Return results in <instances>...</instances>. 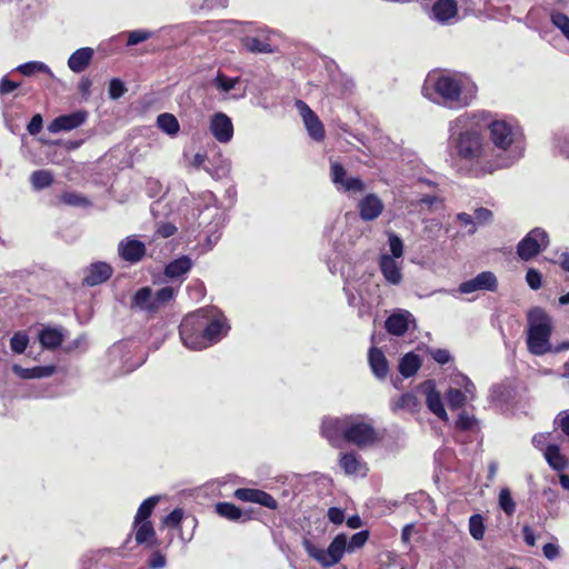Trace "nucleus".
Wrapping results in <instances>:
<instances>
[{"mask_svg": "<svg viewBox=\"0 0 569 569\" xmlns=\"http://www.w3.org/2000/svg\"><path fill=\"white\" fill-rule=\"evenodd\" d=\"M490 139L500 150H508L513 143L512 128L503 120H495L488 124Z\"/></svg>", "mask_w": 569, "mask_h": 569, "instance_id": "nucleus-15", "label": "nucleus"}, {"mask_svg": "<svg viewBox=\"0 0 569 569\" xmlns=\"http://www.w3.org/2000/svg\"><path fill=\"white\" fill-rule=\"evenodd\" d=\"M498 288V280L493 272L482 271L475 278L463 281L459 286L461 293H471L478 290L496 291Z\"/></svg>", "mask_w": 569, "mask_h": 569, "instance_id": "nucleus-16", "label": "nucleus"}, {"mask_svg": "<svg viewBox=\"0 0 569 569\" xmlns=\"http://www.w3.org/2000/svg\"><path fill=\"white\" fill-rule=\"evenodd\" d=\"M296 107L303 119L309 136L315 141H322L326 137V130L316 112L302 100H297Z\"/></svg>", "mask_w": 569, "mask_h": 569, "instance_id": "nucleus-11", "label": "nucleus"}, {"mask_svg": "<svg viewBox=\"0 0 569 569\" xmlns=\"http://www.w3.org/2000/svg\"><path fill=\"white\" fill-rule=\"evenodd\" d=\"M193 266L189 256H181L170 261L163 270V274L169 279H178L179 277L188 273Z\"/></svg>", "mask_w": 569, "mask_h": 569, "instance_id": "nucleus-29", "label": "nucleus"}, {"mask_svg": "<svg viewBox=\"0 0 569 569\" xmlns=\"http://www.w3.org/2000/svg\"><path fill=\"white\" fill-rule=\"evenodd\" d=\"M410 317L411 313L409 311H400L390 315L385 323L386 330L392 336H403L409 329Z\"/></svg>", "mask_w": 569, "mask_h": 569, "instance_id": "nucleus-24", "label": "nucleus"}, {"mask_svg": "<svg viewBox=\"0 0 569 569\" xmlns=\"http://www.w3.org/2000/svg\"><path fill=\"white\" fill-rule=\"evenodd\" d=\"M542 551L546 558L552 560L559 556V548L555 543H546L542 547Z\"/></svg>", "mask_w": 569, "mask_h": 569, "instance_id": "nucleus-61", "label": "nucleus"}, {"mask_svg": "<svg viewBox=\"0 0 569 569\" xmlns=\"http://www.w3.org/2000/svg\"><path fill=\"white\" fill-rule=\"evenodd\" d=\"M29 343V338L26 332H16L12 338L10 339V347L13 352L16 353H22L27 349V346Z\"/></svg>", "mask_w": 569, "mask_h": 569, "instance_id": "nucleus-44", "label": "nucleus"}, {"mask_svg": "<svg viewBox=\"0 0 569 569\" xmlns=\"http://www.w3.org/2000/svg\"><path fill=\"white\" fill-rule=\"evenodd\" d=\"M368 361L372 373L378 379H385L389 373L388 360L380 348L371 347L368 353Z\"/></svg>", "mask_w": 569, "mask_h": 569, "instance_id": "nucleus-25", "label": "nucleus"}, {"mask_svg": "<svg viewBox=\"0 0 569 569\" xmlns=\"http://www.w3.org/2000/svg\"><path fill=\"white\" fill-rule=\"evenodd\" d=\"M555 423H557L558 427L561 429V431L569 437V412L568 411H561L557 416Z\"/></svg>", "mask_w": 569, "mask_h": 569, "instance_id": "nucleus-57", "label": "nucleus"}, {"mask_svg": "<svg viewBox=\"0 0 569 569\" xmlns=\"http://www.w3.org/2000/svg\"><path fill=\"white\" fill-rule=\"evenodd\" d=\"M458 221L463 226H471L472 228L469 230V233L476 232V223L473 221L472 216L466 212H460L457 214Z\"/></svg>", "mask_w": 569, "mask_h": 569, "instance_id": "nucleus-60", "label": "nucleus"}, {"mask_svg": "<svg viewBox=\"0 0 569 569\" xmlns=\"http://www.w3.org/2000/svg\"><path fill=\"white\" fill-rule=\"evenodd\" d=\"M328 519L335 525H341L345 520V511L338 507H330L327 512Z\"/></svg>", "mask_w": 569, "mask_h": 569, "instance_id": "nucleus-56", "label": "nucleus"}, {"mask_svg": "<svg viewBox=\"0 0 569 569\" xmlns=\"http://www.w3.org/2000/svg\"><path fill=\"white\" fill-rule=\"evenodd\" d=\"M42 126H43L42 116L40 113H36L32 116L30 122L28 123L27 129L31 136H36L42 130Z\"/></svg>", "mask_w": 569, "mask_h": 569, "instance_id": "nucleus-54", "label": "nucleus"}, {"mask_svg": "<svg viewBox=\"0 0 569 569\" xmlns=\"http://www.w3.org/2000/svg\"><path fill=\"white\" fill-rule=\"evenodd\" d=\"M166 565V558L160 552H153L149 559V566L152 569H161Z\"/></svg>", "mask_w": 569, "mask_h": 569, "instance_id": "nucleus-59", "label": "nucleus"}, {"mask_svg": "<svg viewBox=\"0 0 569 569\" xmlns=\"http://www.w3.org/2000/svg\"><path fill=\"white\" fill-rule=\"evenodd\" d=\"M493 213L491 210L485 207L477 208L475 210V219L478 224H486L492 220Z\"/></svg>", "mask_w": 569, "mask_h": 569, "instance_id": "nucleus-53", "label": "nucleus"}, {"mask_svg": "<svg viewBox=\"0 0 569 569\" xmlns=\"http://www.w3.org/2000/svg\"><path fill=\"white\" fill-rule=\"evenodd\" d=\"M499 507L507 516H512L516 512V502L512 498L509 488H502L499 492Z\"/></svg>", "mask_w": 569, "mask_h": 569, "instance_id": "nucleus-41", "label": "nucleus"}, {"mask_svg": "<svg viewBox=\"0 0 569 569\" xmlns=\"http://www.w3.org/2000/svg\"><path fill=\"white\" fill-rule=\"evenodd\" d=\"M545 458L549 466L556 471H562L567 467V459L560 452L557 445H549L545 451Z\"/></svg>", "mask_w": 569, "mask_h": 569, "instance_id": "nucleus-35", "label": "nucleus"}, {"mask_svg": "<svg viewBox=\"0 0 569 569\" xmlns=\"http://www.w3.org/2000/svg\"><path fill=\"white\" fill-rule=\"evenodd\" d=\"M447 401L451 410H457L465 406L466 393L457 388H449L447 391Z\"/></svg>", "mask_w": 569, "mask_h": 569, "instance_id": "nucleus-42", "label": "nucleus"}, {"mask_svg": "<svg viewBox=\"0 0 569 569\" xmlns=\"http://www.w3.org/2000/svg\"><path fill=\"white\" fill-rule=\"evenodd\" d=\"M379 267L385 279L391 284H399L402 280V273L397 261L388 256L382 254L379 260Z\"/></svg>", "mask_w": 569, "mask_h": 569, "instance_id": "nucleus-27", "label": "nucleus"}, {"mask_svg": "<svg viewBox=\"0 0 569 569\" xmlns=\"http://www.w3.org/2000/svg\"><path fill=\"white\" fill-rule=\"evenodd\" d=\"M551 22L569 40V17L566 13L555 11L551 13Z\"/></svg>", "mask_w": 569, "mask_h": 569, "instance_id": "nucleus-43", "label": "nucleus"}, {"mask_svg": "<svg viewBox=\"0 0 569 569\" xmlns=\"http://www.w3.org/2000/svg\"><path fill=\"white\" fill-rule=\"evenodd\" d=\"M92 81L89 78H82L79 82V91L82 96L87 97L90 94Z\"/></svg>", "mask_w": 569, "mask_h": 569, "instance_id": "nucleus-64", "label": "nucleus"}, {"mask_svg": "<svg viewBox=\"0 0 569 569\" xmlns=\"http://www.w3.org/2000/svg\"><path fill=\"white\" fill-rule=\"evenodd\" d=\"M330 178L333 184L340 186L346 192H362L366 189L365 182L360 178H347L345 167L338 161H330Z\"/></svg>", "mask_w": 569, "mask_h": 569, "instance_id": "nucleus-10", "label": "nucleus"}, {"mask_svg": "<svg viewBox=\"0 0 569 569\" xmlns=\"http://www.w3.org/2000/svg\"><path fill=\"white\" fill-rule=\"evenodd\" d=\"M486 527L483 517L480 513H475L469 518V532L476 540L483 539Z\"/></svg>", "mask_w": 569, "mask_h": 569, "instance_id": "nucleus-40", "label": "nucleus"}, {"mask_svg": "<svg viewBox=\"0 0 569 569\" xmlns=\"http://www.w3.org/2000/svg\"><path fill=\"white\" fill-rule=\"evenodd\" d=\"M389 247L393 259L400 258L403 254V242L397 234L391 233L389 236Z\"/></svg>", "mask_w": 569, "mask_h": 569, "instance_id": "nucleus-50", "label": "nucleus"}, {"mask_svg": "<svg viewBox=\"0 0 569 569\" xmlns=\"http://www.w3.org/2000/svg\"><path fill=\"white\" fill-rule=\"evenodd\" d=\"M177 232V227L170 222H166L159 226L157 234L162 238H169Z\"/></svg>", "mask_w": 569, "mask_h": 569, "instance_id": "nucleus-58", "label": "nucleus"}, {"mask_svg": "<svg viewBox=\"0 0 569 569\" xmlns=\"http://www.w3.org/2000/svg\"><path fill=\"white\" fill-rule=\"evenodd\" d=\"M132 532L137 545H144L146 547L157 546L156 530L151 521H141L132 523Z\"/></svg>", "mask_w": 569, "mask_h": 569, "instance_id": "nucleus-23", "label": "nucleus"}, {"mask_svg": "<svg viewBox=\"0 0 569 569\" xmlns=\"http://www.w3.org/2000/svg\"><path fill=\"white\" fill-rule=\"evenodd\" d=\"M209 129L214 139L221 143L229 142L233 137L232 121L223 112H217L211 117Z\"/></svg>", "mask_w": 569, "mask_h": 569, "instance_id": "nucleus-17", "label": "nucleus"}, {"mask_svg": "<svg viewBox=\"0 0 569 569\" xmlns=\"http://www.w3.org/2000/svg\"><path fill=\"white\" fill-rule=\"evenodd\" d=\"M157 126L169 136H176L180 129L177 118L168 112L158 116Z\"/></svg>", "mask_w": 569, "mask_h": 569, "instance_id": "nucleus-36", "label": "nucleus"}, {"mask_svg": "<svg viewBox=\"0 0 569 569\" xmlns=\"http://www.w3.org/2000/svg\"><path fill=\"white\" fill-rule=\"evenodd\" d=\"M433 89L446 102L457 103L459 107H467L471 102V98L462 97L463 84L458 78L440 76L435 81Z\"/></svg>", "mask_w": 569, "mask_h": 569, "instance_id": "nucleus-8", "label": "nucleus"}, {"mask_svg": "<svg viewBox=\"0 0 569 569\" xmlns=\"http://www.w3.org/2000/svg\"><path fill=\"white\" fill-rule=\"evenodd\" d=\"M30 180L34 189L41 190L52 184L53 176L48 170H36L32 172Z\"/></svg>", "mask_w": 569, "mask_h": 569, "instance_id": "nucleus-39", "label": "nucleus"}, {"mask_svg": "<svg viewBox=\"0 0 569 569\" xmlns=\"http://www.w3.org/2000/svg\"><path fill=\"white\" fill-rule=\"evenodd\" d=\"M214 508L216 512L220 517L230 521L247 522L253 518L252 510H241L239 507L231 502H218L216 503Z\"/></svg>", "mask_w": 569, "mask_h": 569, "instance_id": "nucleus-21", "label": "nucleus"}, {"mask_svg": "<svg viewBox=\"0 0 569 569\" xmlns=\"http://www.w3.org/2000/svg\"><path fill=\"white\" fill-rule=\"evenodd\" d=\"M359 214L363 221H372L377 219L383 211V203L375 193L367 194L359 204Z\"/></svg>", "mask_w": 569, "mask_h": 569, "instance_id": "nucleus-20", "label": "nucleus"}, {"mask_svg": "<svg viewBox=\"0 0 569 569\" xmlns=\"http://www.w3.org/2000/svg\"><path fill=\"white\" fill-rule=\"evenodd\" d=\"M151 33L144 30H134L129 33L127 44L136 46L140 42H143L150 38Z\"/></svg>", "mask_w": 569, "mask_h": 569, "instance_id": "nucleus-52", "label": "nucleus"}, {"mask_svg": "<svg viewBox=\"0 0 569 569\" xmlns=\"http://www.w3.org/2000/svg\"><path fill=\"white\" fill-rule=\"evenodd\" d=\"M426 395L427 408L442 421H448V415L441 398L440 392L436 389L432 380H427L422 385Z\"/></svg>", "mask_w": 569, "mask_h": 569, "instance_id": "nucleus-19", "label": "nucleus"}, {"mask_svg": "<svg viewBox=\"0 0 569 569\" xmlns=\"http://www.w3.org/2000/svg\"><path fill=\"white\" fill-rule=\"evenodd\" d=\"M541 273L536 269H529L526 274V281L532 290H538L541 287Z\"/></svg>", "mask_w": 569, "mask_h": 569, "instance_id": "nucleus-51", "label": "nucleus"}, {"mask_svg": "<svg viewBox=\"0 0 569 569\" xmlns=\"http://www.w3.org/2000/svg\"><path fill=\"white\" fill-rule=\"evenodd\" d=\"M380 440L381 436L370 420L360 415H348L345 442L363 449L372 447Z\"/></svg>", "mask_w": 569, "mask_h": 569, "instance_id": "nucleus-6", "label": "nucleus"}, {"mask_svg": "<svg viewBox=\"0 0 569 569\" xmlns=\"http://www.w3.org/2000/svg\"><path fill=\"white\" fill-rule=\"evenodd\" d=\"M430 355L439 365H446L451 360L450 352L447 349H433L430 351Z\"/></svg>", "mask_w": 569, "mask_h": 569, "instance_id": "nucleus-55", "label": "nucleus"}, {"mask_svg": "<svg viewBox=\"0 0 569 569\" xmlns=\"http://www.w3.org/2000/svg\"><path fill=\"white\" fill-rule=\"evenodd\" d=\"M348 427V415L342 417H326L320 425V435L328 440L332 447H339L346 438Z\"/></svg>", "mask_w": 569, "mask_h": 569, "instance_id": "nucleus-9", "label": "nucleus"}, {"mask_svg": "<svg viewBox=\"0 0 569 569\" xmlns=\"http://www.w3.org/2000/svg\"><path fill=\"white\" fill-rule=\"evenodd\" d=\"M233 497L244 502L261 505L271 510L278 508V501L269 492L261 489L238 488L234 490Z\"/></svg>", "mask_w": 569, "mask_h": 569, "instance_id": "nucleus-14", "label": "nucleus"}, {"mask_svg": "<svg viewBox=\"0 0 569 569\" xmlns=\"http://www.w3.org/2000/svg\"><path fill=\"white\" fill-rule=\"evenodd\" d=\"M12 371L21 379H40L52 376L57 368L53 365L36 366L32 368H23L20 365H13Z\"/></svg>", "mask_w": 569, "mask_h": 569, "instance_id": "nucleus-26", "label": "nucleus"}, {"mask_svg": "<svg viewBox=\"0 0 569 569\" xmlns=\"http://www.w3.org/2000/svg\"><path fill=\"white\" fill-rule=\"evenodd\" d=\"M126 92H127V88H126L123 81H121L118 78H112L110 80L108 93L111 99L117 100V99L121 98Z\"/></svg>", "mask_w": 569, "mask_h": 569, "instance_id": "nucleus-45", "label": "nucleus"}, {"mask_svg": "<svg viewBox=\"0 0 569 569\" xmlns=\"http://www.w3.org/2000/svg\"><path fill=\"white\" fill-rule=\"evenodd\" d=\"M339 466L346 475L352 476L357 475L362 466L366 467V463L361 462L359 455L351 451L341 453Z\"/></svg>", "mask_w": 569, "mask_h": 569, "instance_id": "nucleus-33", "label": "nucleus"}, {"mask_svg": "<svg viewBox=\"0 0 569 569\" xmlns=\"http://www.w3.org/2000/svg\"><path fill=\"white\" fill-rule=\"evenodd\" d=\"M93 57V50L89 47L76 50L68 59V67L71 71L80 73L87 69Z\"/></svg>", "mask_w": 569, "mask_h": 569, "instance_id": "nucleus-28", "label": "nucleus"}, {"mask_svg": "<svg viewBox=\"0 0 569 569\" xmlns=\"http://www.w3.org/2000/svg\"><path fill=\"white\" fill-rule=\"evenodd\" d=\"M160 498L158 496H151L143 500L138 508V511L134 516L136 522L141 521H150L149 517L152 515L156 506L158 505Z\"/></svg>", "mask_w": 569, "mask_h": 569, "instance_id": "nucleus-38", "label": "nucleus"}, {"mask_svg": "<svg viewBox=\"0 0 569 569\" xmlns=\"http://www.w3.org/2000/svg\"><path fill=\"white\" fill-rule=\"evenodd\" d=\"M113 273V268L103 261L91 263L84 271L83 284L88 287L99 286L107 282Z\"/></svg>", "mask_w": 569, "mask_h": 569, "instance_id": "nucleus-18", "label": "nucleus"}, {"mask_svg": "<svg viewBox=\"0 0 569 569\" xmlns=\"http://www.w3.org/2000/svg\"><path fill=\"white\" fill-rule=\"evenodd\" d=\"M88 116L87 110H77L68 114L59 116L49 123L48 130L51 133L71 131L81 127L87 121Z\"/></svg>", "mask_w": 569, "mask_h": 569, "instance_id": "nucleus-12", "label": "nucleus"}, {"mask_svg": "<svg viewBox=\"0 0 569 569\" xmlns=\"http://www.w3.org/2000/svg\"><path fill=\"white\" fill-rule=\"evenodd\" d=\"M485 113L466 112L450 122L452 156L467 163L477 164L476 177L491 173L502 166L497 161L488 160V150L481 132L475 127L485 121Z\"/></svg>", "mask_w": 569, "mask_h": 569, "instance_id": "nucleus-1", "label": "nucleus"}, {"mask_svg": "<svg viewBox=\"0 0 569 569\" xmlns=\"http://www.w3.org/2000/svg\"><path fill=\"white\" fill-rule=\"evenodd\" d=\"M419 406H420V403H419L418 398L411 392H406V393H402L393 402L392 410L393 411L407 410L410 412H415L419 409Z\"/></svg>", "mask_w": 569, "mask_h": 569, "instance_id": "nucleus-37", "label": "nucleus"}, {"mask_svg": "<svg viewBox=\"0 0 569 569\" xmlns=\"http://www.w3.org/2000/svg\"><path fill=\"white\" fill-rule=\"evenodd\" d=\"M61 201L68 206L82 207L88 204V200L77 192H64L61 196Z\"/></svg>", "mask_w": 569, "mask_h": 569, "instance_id": "nucleus-49", "label": "nucleus"}, {"mask_svg": "<svg viewBox=\"0 0 569 569\" xmlns=\"http://www.w3.org/2000/svg\"><path fill=\"white\" fill-rule=\"evenodd\" d=\"M146 244L133 237H126L118 244V253L120 258L131 264H136L141 261L146 256Z\"/></svg>", "mask_w": 569, "mask_h": 569, "instance_id": "nucleus-13", "label": "nucleus"}, {"mask_svg": "<svg viewBox=\"0 0 569 569\" xmlns=\"http://www.w3.org/2000/svg\"><path fill=\"white\" fill-rule=\"evenodd\" d=\"M552 319L545 309L533 307L527 312V348L531 355L543 356L552 351Z\"/></svg>", "mask_w": 569, "mask_h": 569, "instance_id": "nucleus-4", "label": "nucleus"}, {"mask_svg": "<svg viewBox=\"0 0 569 569\" xmlns=\"http://www.w3.org/2000/svg\"><path fill=\"white\" fill-rule=\"evenodd\" d=\"M241 82L240 77H228L222 71H218L216 77L211 80V86L217 89L220 93H228Z\"/></svg>", "mask_w": 569, "mask_h": 569, "instance_id": "nucleus-34", "label": "nucleus"}, {"mask_svg": "<svg viewBox=\"0 0 569 569\" xmlns=\"http://www.w3.org/2000/svg\"><path fill=\"white\" fill-rule=\"evenodd\" d=\"M458 14L456 0H437L431 7V18L440 23H447Z\"/></svg>", "mask_w": 569, "mask_h": 569, "instance_id": "nucleus-22", "label": "nucleus"}, {"mask_svg": "<svg viewBox=\"0 0 569 569\" xmlns=\"http://www.w3.org/2000/svg\"><path fill=\"white\" fill-rule=\"evenodd\" d=\"M476 423L477 420L473 416H470L468 412L462 411L458 416L456 427L461 431H469L475 427Z\"/></svg>", "mask_w": 569, "mask_h": 569, "instance_id": "nucleus-46", "label": "nucleus"}, {"mask_svg": "<svg viewBox=\"0 0 569 569\" xmlns=\"http://www.w3.org/2000/svg\"><path fill=\"white\" fill-rule=\"evenodd\" d=\"M39 341L46 349H56L63 342V335L57 328H44L39 332Z\"/></svg>", "mask_w": 569, "mask_h": 569, "instance_id": "nucleus-32", "label": "nucleus"}, {"mask_svg": "<svg viewBox=\"0 0 569 569\" xmlns=\"http://www.w3.org/2000/svg\"><path fill=\"white\" fill-rule=\"evenodd\" d=\"M20 86V82L2 77V94L10 93Z\"/></svg>", "mask_w": 569, "mask_h": 569, "instance_id": "nucleus-62", "label": "nucleus"}, {"mask_svg": "<svg viewBox=\"0 0 569 569\" xmlns=\"http://www.w3.org/2000/svg\"><path fill=\"white\" fill-rule=\"evenodd\" d=\"M558 148L563 156L569 158V134L558 138Z\"/></svg>", "mask_w": 569, "mask_h": 569, "instance_id": "nucleus-63", "label": "nucleus"}, {"mask_svg": "<svg viewBox=\"0 0 569 569\" xmlns=\"http://www.w3.org/2000/svg\"><path fill=\"white\" fill-rule=\"evenodd\" d=\"M549 234L542 228H533L517 244V254L522 261L537 257L549 246Z\"/></svg>", "mask_w": 569, "mask_h": 569, "instance_id": "nucleus-7", "label": "nucleus"}, {"mask_svg": "<svg viewBox=\"0 0 569 569\" xmlns=\"http://www.w3.org/2000/svg\"><path fill=\"white\" fill-rule=\"evenodd\" d=\"M228 329L223 317L210 318L203 309H199L182 319L179 335L187 348L202 350L220 341Z\"/></svg>", "mask_w": 569, "mask_h": 569, "instance_id": "nucleus-2", "label": "nucleus"}, {"mask_svg": "<svg viewBox=\"0 0 569 569\" xmlns=\"http://www.w3.org/2000/svg\"><path fill=\"white\" fill-rule=\"evenodd\" d=\"M421 367V359L415 352L406 353L399 362V372L405 378L415 376Z\"/></svg>", "mask_w": 569, "mask_h": 569, "instance_id": "nucleus-30", "label": "nucleus"}, {"mask_svg": "<svg viewBox=\"0 0 569 569\" xmlns=\"http://www.w3.org/2000/svg\"><path fill=\"white\" fill-rule=\"evenodd\" d=\"M183 510L181 508L173 509L169 515L162 519V525L170 528H178L183 518Z\"/></svg>", "mask_w": 569, "mask_h": 569, "instance_id": "nucleus-47", "label": "nucleus"}, {"mask_svg": "<svg viewBox=\"0 0 569 569\" xmlns=\"http://www.w3.org/2000/svg\"><path fill=\"white\" fill-rule=\"evenodd\" d=\"M243 48L253 53H271L273 52L272 46L266 38L247 36L241 39Z\"/></svg>", "mask_w": 569, "mask_h": 569, "instance_id": "nucleus-31", "label": "nucleus"}, {"mask_svg": "<svg viewBox=\"0 0 569 569\" xmlns=\"http://www.w3.org/2000/svg\"><path fill=\"white\" fill-rule=\"evenodd\" d=\"M176 290L172 287H163L156 293L150 287L138 289L130 301V309L146 312L153 317L162 307L173 300Z\"/></svg>", "mask_w": 569, "mask_h": 569, "instance_id": "nucleus-5", "label": "nucleus"}, {"mask_svg": "<svg viewBox=\"0 0 569 569\" xmlns=\"http://www.w3.org/2000/svg\"><path fill=\"white\" fill-rule=\"evenodd\" d=\"M370 537L369 530H361L347 539L345 533L337 535L325 550L317 547L309 540L303 541V548L308 556L320 563L323 568H329L337 565L342 558L345 552H353L362 548Z\"/></svg>", "mask_w": 569, "mask_h": 569, "instance_id": "nucleus-3", "label": "nucleus"}, {"mask_svg": "<svg viewBox=\"0 0 569 569\" xmlns=\"http://www.w3.org/2000/svg\"><path fill=\"white\" fill-rule=\"evenodd\" d=\"M18 71L24 76H31L36 72H46L49 71L48 67L42 62H27L18 67Z\"/></svg>", "mask_w": 569, "mask_h": 569, "instance_id": "nucleus-48", "label": "nucleus"}]
</instances>
